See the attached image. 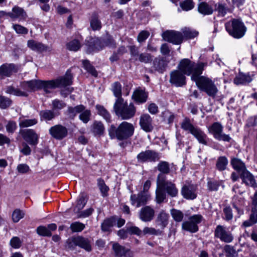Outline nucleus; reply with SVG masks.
Returning a JSON list of instances; mask_svg holds the SVG:
<instances>
[{
    "label": "nucleus",
    "instance_id": "1",
    "mask_svg": "<svg viewBox=\"0 0 257 257\" xmlns=\"http://www.w3.org/2000/svg\"><path fill=\"white\" fill-rule=\"evenodd\" d=\"M134 131L133 124L126 121L122 122L117 127L112 124L108 130L110 139H116L118 141L128 139L134 135Z\"/></svg>",
    "mask_w": 257,
    "mask_h": 257
},
{
    "label": "nucleus",
    "instance_id": "2",
    "mask_svg": "<svg viewBox=\"0 0 257 257\" xmlns=\"http://www.w3.org/2000/svg\"><path fill=\"white\" fill-rule=\"evenodd\" d=\"M205 65L202 62L196 64L189 59H183L180 61L178 68L184 75H192L191 79L194 81L202 73Z\"/></svg>",
    "mask_w": 257,
    "mask_h": 257
},
{
    "label": "nucleus",
    "instance_id": "3",
    "mask_svg": "<svg viewBox=\"0 0 257 257\" xmlns=\"http://www.w3.org/2000/svg\"><path fill=\"white\" fill-rule=\"evenodd\" d=\"M113 108L116 114L122 119H128L133 117L136 113L134 105L132 103L128 105L123 98L117 99Z\"/></svg>",
    "mask_w": 257,
    "mask_h": 257
},
{
    "label": "nucleus",
    "instance_id": "4",
    "mask_svg": "<svg viewBox=\"0 0 257 257\" xmlns=\"http://www.w3.org/2000/svg\"><path fill=\"white\" fill-rule=\"evenodd\" d=\"M72 76L70 70H67L64 76L60 77L55 80L49 81H41V88H43L44 91L48 93L49 89H53L57 87L70 86L72 84Z\"/></svg>",
    "mask_w": 257,
    "mask_h": 257
},
{
    "label": "nucleus",
    "instance_id": "5",
    "mask_svg": "<svg viewBox=\"0 0 257 257\" xmlns=\"http://www.w3.org/2000/svg\"><path fill=\"white\" fill-rule=\"evenodd\" d=\"M228 34L236 39L243 37L247 30L244 23L239 19H233L225 24Z\"/></svg>",
    "mask_w": 257,
    "mask_h": 257
},
{
    "label": "nucleus",
    "instance_id": "6",
    "mask_svg": "<svg viewBox=\"0 0 257 257\" xmlns=\"http://www.w3.org/2000/svg\"><path fill=\"white\" fill-rule=\"evenodd\" d=\"M198 88L213 98L216 95L218 89L211 79L204 76H198L194 80Z\"/></svg>",
    "mask_w": 257,
    "mask_h": 257
},
{
    "label": "nucleus",
    "instance_id": "7",
    "mask_svg": "<svg viewBox=\"0 0 257 257\" xmlns=\"http://www.w3.org/2000/svg\"><path fill=\"white\" fill-rule=\"evenodd\" d=\"M93 45L88 46L87 52L90 53L92 52H96L102 50L105 47L110 48H115L116 46L115 41L110 35H107L105 38L101 40H96L94 41Z\"/></svg>",
    "mask_w": 257,
    "mask_h": 257
},
{
    "label": "nucleus",
    "instance_id": "8",
    "mask_svg": "<svg viewBox=\"0 0 257 257\" xmlns=\"http://www.w3.org/2000/svg\"><path fill=\"white\" fill-rule=\"evenodd\" d=\"M223 126L220 123L215 122L209 127V133L211 134L213 137L218 141L229 142L231 140L228 135L225 134L223 132Z\"/></svg>",
    "mask_w": 257,
    "mask_h": 257
},
{
    "label": "nucleus",
    "instance_id": "9",
    "mask_svg": "<svg viewBox=\"0 0 257 257\" xmlns=\"http://www.w3.org/2000/svg\"><path fill=\"white\" fill-rule=\"evenodd\" d=\"M257 223V191L251 198V213L249 219L245 220L242 224L244 227L252 226Z\"/></svg>",
    "mask_w": 257,
    "mask_h": 257
},
{
    "label": "nucleus",
    "instance_id": "10",
    "mask_svg": "<svg viewBox=\"0 0 257 257\" xmlns=\"http://www.w3.org/2000/svg\"><path fill=\"white\" fill-rule=\"evenodd\" d=\"M158 179L159 185H161V187H163L164 190L169 195L172 197L177 196L178 191L174 184L167 181L165 177L161 174L158 175Z\"/></svg>",
    "mask_w": 257,
    "mask_h": 257
},
{
    "label": "nucleus",
    "instance_id": "11",
    "mask_svg": "<svg viewBox=\"0 0 257 257\" xmlns=\"http://www.w3.org/2000/svg\"><path fill=\"white\" fill-rule=\"evenodd\" d=\"M162 36L165 41L175 45L180 44L183 41L182 33L178 31H167Z\"/></svg>",
    "mask_w": 257,
    "mask_h": 257
},
{
    "label": "nucleus",
    "instance_id": "12",
    "mask_svg": "<svg viewBox=\"0 0 257 257\" xmlns=\"http://www.w3.org/2000/svg\"><path fill=\"white\" fill-rule=\"evenodd\" d=\"M140 163L156 162L160 159L159 154L154 150H148L140 153L137 157Z\"/></svg>",
    "mask_w": 257,
    "mask_h": 257
},
{
    "label": "nucleus",
    "instance_id": "13",
    "mask_svg": "<svg viewBox=\"0 0 257 257\" xmlns=\"http://www.w3.org/2000/svg\"><path fill=\"white\" fill-rule=\"evenodd\" d=\"M27 46L32 50L41 53L44 52L50 53L53 50L52 46L46 45L34 40H28Z\"/></svg>",
    "mask_w": 257,
    "mask_h": 257
},
{
    "label": "nucleus",
    "instance_id": "14",
    "mask_svg": "<svg viewBox=\"0 0 257 257\" xmlns=\"http://www.w3.org/2000/svg\"><path fill=\"white\" fill-rule=\"evenodd\" d=\"M214 235L216 237L219 238L222 241L226 243L231 242L233 239V236L231 233L226 230L225 227L220 225L217 226L214 231Z\"/></svg>",
    "mask_w": 257,
    "mask_h": 257
},
{
    "label": "nucleus",
    "instance_id": "15",
    "mask_svg": "<svg viewBox=\"0 0 257 257\" xmlns=\"http://www.w3.org/2000/svg\"><path fill=\"white\" fill-rule=\"evenodd\" d=\"M22 138L31 145H36L38 143L39 136L32 129L21 130Z\"/></svg>",
    "mask_w": 257,
    "mask_h": 257
},
{
    "label": "nucleus",
    "instance_id": "16",
    "mask_svg": "<svg viewBox=\"0 0 257 257\" xmlns=\"http://www.w3.org/2000/svg\"><path fill=\"white\" fill-rule=\"evenodd\" d=\"M150 199V195L148 192H140L137 195L133 194L131 196V201L132 205L136 204L137 207L147 204Z\"/></svg>",
    "mask_w": 257,
    "mask_h": 257
},
{
    "label": "nucleus",
    "instance_id": "17",
    "mask_svg": "<svg viewBox=\"0 0 257 257\" xmlns=\"http://www.w3.org/2000/svg\"><path fill=\"white\" fill-rule=\"evenodd\" d=\"M185 75L179 70L172 71L170 73V82L177 87H181L186 84Z\"/></svg>",
    "mask_w": 257,
    "mask_h": 257
},
{
    "label": "nucleus",
    "instance_id": "18",
    "mask_svg": "<svg viewBox=\"0 0 257 257\" xmlns=\"http://www.w3.org/2000/svg\"><path fill=\"white\" fill-rule=\"evenodd\" d=\"M69 246H78L87 251L91 250V246L88 239L81 236L73 238L69 241Z\"/></svg>",
    "mask_w": 257,
    "mask_h": 257
},
{
    "label": "nucleus",
    "instance_id": "19",
    "mask_svg": "<svg viewBox=\"0 0 257 257\" xmlns=\"http://www.w3.org/2000/svg\"><path fill=\"white\" fill-rule=\"evenodd\" d=\"M168 63L169 61H167L165 58L160 57H156L153 62L151 71H157L160 73H163L166 71Z\"/></svg>",
    "mask_w": 257,
    "mask_h": 257
},
{
    "label": "nucleus",
    "instance_id": "20",
    "mask_svg": "<svg viewBox=\"0 0 257 257\" xmlns=\"http://www.w3.org/2000/svg\"><path fill=\"white\" fill-rule=\"evenodd\" d=\"M68 131L66 127L60 125H55L49 129L50 134L55 139L62 140L67 135Z\"/></svg>",
    "mask_w": 257,
    "mask_h": 257
},
{
    "label": "nucleus",
    "instance_id": "21",
    "mask_svg": "<svg viewBox=\"0 0 257 257\" xmlns=\"http://www.w3.org/2000/svg\"><path fill=\"white\" fill-rule=\"evenodd\" d=\"M18 69V66L13 63L4 64L0 66V77H10L13 73L17 72Z\"/></svg>",
    "mask_w": 257,
    "mask_h": 257
},
{
    "label": "nucleus",
    "instance_id": "22",
    "mask_svg": "<svg viewBox=\"0 0 257 257\" xmlns=\"http://www.w3.org/2000/svg\"><path fill=\"white\" fill-rule=\"evenodd\" d=\"M197 187L193 184L185 185L181 189V194L186 199L193 200L196 198Z\"/></svg>",
    "mask_w": 257,
    "mask_h": 257
},
{
    "label": "nucleus",
    "instance_id": "23",
    "mask_svg": "<svg viewBox=\"0 0 257 257\" xmlns=\"http://www.w3.org/2000/svg\"><path fill=\"white\" fill-rule=\"evenodd\" d=\"M155 211L150 206H146L141 208L139 212V217L144 222L151 221L154 216Z\"/></svg>",
    "mask_w": 257,
    "mask_h": 257
},
{
    "label": "nucleus",
    "instance_id": "24",
    "mask_svg": "<svg viewBox=\"0 0 257 257\" xmlns=\"http://www.w3.org/2000/svg\"><path fill=\"white\" fill-rule=\"evenodd\" d=\"M105 126L101 121L94 120L90 126L91 133L97 137L103 136L105 133Z\"/></svg>",
    "mask_w": 257,
    "mask_h": 257
},
{
    "label": "nucleus",
    "instance_id": "25",
    "mask_svg": "<svg viewBox=\"0 0 257 257\" xmlns=\"http://www.w3.org/2000/svg\"><path fill=\"white\" fill-rule=\"evenodd\" d=\"M140 124L141 128L146 132H150L153 129L152 119L148 114H144L141 115Z\"/></svg>",
    "mask_w": 257,
    "mask_h": 257
},
{
    "label": "nucleus",
    "instance_id": "26",
    "mask_svg": "<svg viewBox=\"0 0 257 257\" xmlns=\"http://www.w3.org/2000/svg\"><path fill=\"white\" fill-rule=\"evenodd\" d=\"M8 14L13 20L16 19H19L20 21L24 20L27 17V14L23 9L18 6H15L12 9V12L8 13Z\"/></svg>",
    "mask_w": 257,
    "mask_h": 257
},
{
    "label": "nucleus",
    "instance_id": "27",
    "mask_svg": "<svg viewBox=\"0 0 257 257\" xmlns=\"http://www.w3.org/2000/svg\"><path fill=\"white\" fill-rule=\"evenodd\" d=\"M112 249L115 255L117 257H133V253L130 250L126 249L124 247L120 245L118 243H114L112 245Z\"/></svg>",
    "mask_w": 257,
    "mask_h": 257
},
{
    "label": "nucleus",
    "instance_id": "28",
    "mask_svg": "<svg viewBox=\"0 0 257 257\" xmlns=\"http://www.w3.org/2000/svg\"><path fill=\"white\" fill-rule=\"evenodd\" d=\"M240 177L242 180V182L246 185L253 187H256V183L254 176L247 170L241 173Z\"/></svg>",
    "mask_w": 257,
    "mask_h": 257
},
{
    "label": "nucleus",
    "instance_id": "29",
    "mask_svg": "<svg viewBox=\"0 0 257 257\" xmlns=\"http://www.w3.org/2000/svg\"><path fill=\"white\" fill-rule=\"evenodd\" d=\"M252 81V78L248 73L239 72L234 79L233 82L236 85L246 84Z\"/></svg>",
    "mask_w": 257,
    "mask_h": 257
},
{
    "label": "nucleus",
    "instance_id": "30",
    "mask_svg": "<svg viewBox=\"0 0 257 257\" xmlns=\"http://www.w3.org/2000/svg\"><path fill=\"white\" fill-rule=\"evenodd\" d=\"M169 218V214L166 213L164 211H161L158 215L156 219L157 225L163 229L168 225Z\"/></svg>",
    "mask_w": 257,
    "mask_h": 257
},
{
    "label": "nucleus",
    "instance_id": "31",
    "mask_svg": "<svg viewBox=\"0 0 257 257\" xmlns=\"http://www.w3.org/2000/svg\"><path fill=\"white\" fill-rule=\"evenodd\" d=\"M191 134L199 143L204 145H207V136L200 128L196 127Z\"/></svg>",
    "mask_w": 257,
    "mask_h": 257
},
{
    "label": "nucleus",
    "instance_id": "32",
    "mask_svg": "<svg viewBox=\"0 0 257 257\" xmlns=\"http://www.w3.org/2000/svg\"><path fill=\"white\" fill-rule=\"evenodd\" d=\"M90 27L93 31H99L102 28V24L99 16L96 13H93L89 19Z\"/></svg>",
    "mask_w": 257,
    "mask_h": 257
},
{
    "label": "nucleus",
    "instance_id": "33",
    "mask_svg": "<svg viewBox=\"0 0 257 257\" xmlns=\"http://www.w3.org/2000/svg\"><path fill=\"white\" fill-rule=\"evenodd\" d=\"M214 11L217 12L218 17H224L227 13L230 12V9L225 4L217 3L214 5Z\"/></svg>",
    "mask_w": 257,
    "mask_h": 257
},
{
    "label": "nucleus",
    "instance_id": "34",
    "mask_svg": "<svg viewBox=\"0 0 257 257\" xmlns=\"http://www.w3.org/2000/svg\"><path fill=\"white\" fill-rule=\"evenodd\" d=\"M132 97L136 102L142 103L147 101L148 94L144 90L137 89L134 91Z\"/></svg>",
    "mask_w": 257,
    "mask_h": 257
},
{
    "label": "nucleus",
    "instance_id": "35",
    "mask_svg": "<svg viewBox=\"0 0 257 257\" xmlns=\"http://www.w3.org/2000/svg\"><path fill=\"white\" fill-rule=\"evenodd\" d=\"M230 163L233 168L238 172L242 173L246 170L245 164L239 159L233 158Z\"/></svg>",
    "mask_w": 257,
    "mask_h": 257
},
{
    "label": "nucleus",
    "instance_id": "36",
    "mask_svg": "<svg viewBox=\"0 0 257 257\" xmlns=\"http://www.w3.org/2000/svg\"><path fill=\"white\" fill-rule=\"evenodd\" d=\"M198 12L203 15H211L213 11V8L206 2H201L198 5Z\"/></svg>",
    "mask_w": 257,
    "mask_h": 257
},
{
    "label": "nucleus",
    "instance_id": "37",
    "mask_svg": "<svg viewBox=\"0 0 257 257\" xmlns=\"http://www.w3.org/2000/svg\"><path fill=\"white\" fill-rule=\"evenodd\" d=\"M166 198V194L161 185L158 184V179L157 178V188L156 191V200L157 203H161Z\"/></svg>",
    "mask_w": 257,
    "mask_h": 257
},
{
    "label": "nucleus",
    "instance_id": "38",
    "mask_svg": "<svg viewBox=\"0 0 257 257\" xmlns=\"http://www.w3.org/2000/svg\"><path fill=\"white\" fill-rule=\"evenodd\" d=\"M95 107L97 111V113L99 115L101 116L107 122H111V115L103 106L97 104Z\"/></svg>",
    "mask_w": 257,
    "mask_h": 257
},
{
    "label": "nucleus",
    "instance_id": "39",
    "mask_svg": "<svg viewBox=\"0 0 257 257\" xmlns=\"http://www.w3.org/2000/svg\"><path fill=\"white\" fill-rule=\"evenodd\" d=\"M85 109L83 105H78L75 107H68L67 112L69 117L73 118L77 114L82 112Z\"/></svg>",
    "mask_w": 257,
    "mask_h": 257
},
{
    "label": "nucleus",
    "instance_id": "40",
    "mask_svg": "<svg viewBox=\"0 0 257 257\" xmlns=\"http://www.w3.org/2000/svg\"><path fill=\"white\" fill-rule=\"evenodd\" d=\"M6 93L18 96H27L26 92L22 91L21 89L15 88L12 86H8L6 88Z\"/></svg>",
    "mask_w": 257,
    "mask_h": 257
},
{
    "label": "nucleus",
    "instance_id": "41",
    "mask_svg": "<svg viewBox=\"0 0 257 257\" xmlns=\"http://www.w3.org/2000/svg\"><path fill=\"white\" fill-rule=\"evenodd\" d=\"M228 160L224 156L219 157L216 163V168L219 171L225 170L228 165Z\"/></svg>",
    "mask_w": 257,
    "mask_h": 257
},
{
    "label": "nucleus",
    "instance_id": "42",
    "mask_svg": "<svg viewBox=\"0 0 257 257\" xmlns=\"http://www.w3.org/2000/svg\"><path fill=\"white\" fill-rule=\"evenodd\" d=\"M181 127L184 131L191 134L197 127H195L190 122L189 118L185 117L181 123Z\"/></svg>",
    "mask_w": 257,
    "mask_h": 257
},
{
    "label": "nucleus",
    "instance_id": "43",
    "mask_svg": "<svg viewBox=\"0 0 257 257\" xmlns=\"http://www.w3.org/2000/svg\"><path fill=\"white\" fill-rule=\"evenodd\" d=\"M182 227L184 230L191 232H196L198 230V227L189 219L182 223Z\"/></svg>",
    "mask_w": 257,
    "mask_h": 257
},
{
    "label": "nucleus",
    "instance_id": "44",
    "mask_svg": "<svg viewBox=\"0 0 257 257\" xmlns=\"http://www.w3.org/2000/svg\"><path fill=\"white\" fill-rule=\"evenodd\" d=\"M81 47V44L79 40L77 39H74L66 44V48L72 51H77Z\"/></svg>",
    "mask_w": 257,
    "mask_h": 257
},
{
    "label": "nucleus",
    "instance_id": "45",
    "mask_svg": "<svg viewBox=\"0 0 257 257\" xmlns=\"http://www.w3.org/2000/svg\"><path fill=\"white\" fill-rule=\"evenodd\" d=\"M97 186L101 192L103 197H106L108 195L109 187L105 184L104 180L101 178L97 179Z\"/></svg>",
    "mask_w": 257,
    "mask_h": 257
},
{
    "label": "nucleus",
    "instance_id": "46",
    "mask_svg": "<svg viewBox=\"0 0 257 257\" xmlns=\"http://www.w3.org/2000/svg\"><path fill=\"white\" fill-rule=\"evenodd\" d=\"M115 223V220L114 218L105 219L101 224V229L103 231H109Z\"/></svg>",
    "mask_w": 257,
    "mask_h": 257
},
{
    "label": "nucleus",
    "instance_id": "47",
    "mask_svg": "<svg viewBox=\"0 0 257 257\" xmlns=\"http://www.w3.org/2000/svg\"><path fill=\"white\" fill-rule=\"evenodd\" d=\"M111 90L114 95L117 99L122 98L121 97V85L118 82H115L112 84Z\"/></svg>",
    "mask_w": 257,
    "mask_h": 257
},
{
    "label": "nucleus",
    "instance_id": "48",
    "mask_svg": "<svg viewBox=\"0 0 257 257\" xmlns=\"http://www.w3.org/2000/svg\"><path fill=\"white\" fill-rule=\"evenodd\" d=\"M37 122L36 118L24 119L20 121L19 125L21 127H27L35 125Z\"/></svg>",
    "mask_w": 257,
    "mask_h": 257
},
{
    "label": "nucleus",
    "instance_id": "49",
    "mask_svg": "<svg viewBox=\"0 0 257 257\" xmlns=\"http://www.w3.org/2000/svg\"><path fill=\"white\" fill-rule=\"evenodd\" d=\"M85 227V224L79 221L74 222L70 226V228L73 232H81Z\"/></svg>",
    "mask_w": 257,
    "mask_h": 257
},
{
    "label": "nucleus",
    "instance_id": "50",
    "mask_svg": "<svg viewBox=\"0 0 257 257\" xmlns=\"http://www.w3.org/2000/svg\"><path fill=\"white\" fill-rule=\"evenodd\" d=\"M85 204L86 201H85L84 197L82 195L80 196L77 200L76 206L73 209L74 212L75 213L78 214L79 212H80V211L84 208Z\"/></svg>",
    "mask_w": 257,
    "mask_h": 257
},
{
    "label": "nucleus",
    "instance_id": "51",
    "mask_svg": "<svg viewBox=\"0 0 257 257\" xmlns=\"http://www.w3.org/2000/svg\"><path fill=\"white\" fill-rule=\"evenodd\" d=\"M82 64L84 68L92 76L96 77L97 76V72L94 67L92 66L89 61L83 60Z\"/></svg>",
    "mask_w": 257,
    "mask_h": 257
},
{
    "label": "nucleus",
    "instance_id": "52",
    "mask_svg": "<svg viewBox=\"0 0 257 257\" xmlns=\"http://www.w3.org/2000/svg\"><path fill=\"white\" fill-rule=\"evenodd\" d=\"M158 170L163 174H168L170 172L169 164L166 161H161L157 166Z\"/></svg>",
    "mask_w": 257,
    "mask_h": 257
},
{
    "label": "nucleus",
    "instance_id": "53",
    "mask_svg": "<svg viewBox=\"0 0 257 257\" xmlns=\"http://www.w3.org/2000/svg\"><path fill=\"white\" fill-rule=\"evenodd\" d=\"M138 57L140 62L145 63H150L153 60V56L147 53H142L138 55Z\"/></svg>",
    "mask_w": 257,
    "mask_h": 257
},
{
    "label": "nucleus",
    "instance_id": "54",
    "mask_svg": "<svg viewBox=\"0 0 257 257\" xmlns=\"http://www.w3.org/2000/svg\"><path fill=\"white\" fill-rule=\"evenodd\" d=\"M171 214L173 219L177 222H181L183 218L184 214L181 211L173 209L171 211Z\"/></svg>",
    "mask_w": 257,
    "mask_h": 257
},
{
    "label": "nucleus",
    "instance_id": "55",
    "mask_svg": "<svg viewBox=\"0 0 257 257\" xmlns=\"http://www.w3.org/2000/svg\"><path fill=\"white\" fill-rule=\"evenodd\" d=\"M40 115L41 117L47 120H50L55 117L53 111L51 110H45L40 112Z\"/></svg>",
    "mask_w": 257,
    "mask_h": 257
},
{
    "label": "nucleus",
    "instance_id": "56",
    "mask_svg": "<svg viewBox=\"0 0 257 257\" xmlns=\"http://www.w3.org/2000/svg\"><path fill=\"white\" fill-rule=\"evenodd\" d=\"M12 101L4 96H0V108L2 109H6L12 104Z\"/></svg>",
    "mask_w": 257,
    "mask_h": 257
},
{
    "label": "nucleus",
    "instance_id": "57",
    "mask_svg": "<svg viewBox=\"0 0 257 257\" xmlns=\"http://www.w3.org/2000/svg\"><path fill=\"white\" fill-rule=\"evenodd\" d=\"M180 6L183 10L188 11L194 8V4L192 0H185L184 2L180 3Z\"/></svg>",
    "mask_w": 257,
    "mask_h": 257
},
{
    "label": "nucleus",
    "instance_id": "58",
    "mask_svg": "<svg viewBox=\"0 0 257 257\" xmlns=\"http://www.w3.org/2000/svg\"><path fill=\"white\" fill-rule=\"evenodd\" d=\"M25 213L22 210L17 209L12 214V219L14 222H18L21 219L24 217Z\"/></svg>",
    "mask_w": 257,
    "mask_h": 257
},
{
    "label": "nucleus",
    "instance_id": "59",
    "mask_svg": "<svg viewBox=\"0 0 257 257\" xmlns=\"http://www.w3.org/2000/svg\"><path fill=\"white\" fill-rule=\"evenodd\" d=\"M52 105L53 110H60L64 108L66 104L63 101L56 99L52 101Z\"/></svg>",
    "mask_w": 257,
    "mask_h": 257
},
{
    "label": "nucleus",
    "instance_id": "60",
    "mask_svg": "<svg viewBox=\"0 0 257 257\" xmlns=\"http://www.w3.org/2000/svg\"><path fill=\"white\" fill-rule=\"evenodd\" d=\"M27 82L31 91L41 88V80H32Z\"/></svg>",
    "mask_w": 257,
    "mask_h": 257
},
{
    "label": "nucleus",
    "instance_id": "61",
    "mask_svg": "<svg viewBox=\"0 0 257 257\" xmlns=\"http://www.w3.org/2000/svg\"><path fill=\"white\" fill-rule=\"evenodd\" d=\"M226 255L228 257H234L236 254V252L233 246L230 245H225L223 248Z\"/></svg>",
    "mask_w": 257,
    "mask_h": 257
},
{
    "label": "nucleus",
    "instance_id": "62",
    "mask_svg": "<svg viewBox=\"0 0 257 257\" xmlns=\"http://www.w3.org/2000/svg\"><path fill=\"white\" fill-rule=\"evenodd\" d=\"M6 128L8 133L13 134L17 128L16 122L13 120L9 121L6 125Z\"/></svg>",
    "mask_w": 257,
    "mask_h": 257
},
{
    "label": "nucleus",
    "instance_id": "63",
    "mask_svg": "<svg viewBox=\"0 0 257 257\" xmlns=\"http://www.w3.org/2000/svg\"><path fill=\"white\" fill-rule=\"evenodd\" d=\"M13 28L19 34L26 35L28 33V29L19 24H13Z\"/></svg>",
    "mask_w": 257,
    "mask_h": 257
},
{
    "label": "nucleus",
    "instance_id": "64",
    "mask_svg": "<svg viewBox=\"0 0 257 257\" xmlns=\"http://www.w3.org/2000/svg\"><path fill=\"white\" fill-rule=\"evenodd\" d=\"M37 233L42 236H50L52 235L51 232L48 227L44 226H39L37 229Z\"/></svg>",
    "mask_w": 257,
    "mask_h": 257
}]
</instances>
